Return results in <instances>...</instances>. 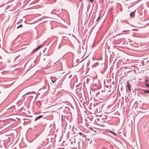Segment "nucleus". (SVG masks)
Here are the masks:
<instances>
[{
	"mask_svg": "<svg viewBox=\"0 0 149 149\" xmlns=\"http://www.w3.org/2000/svg\"><path fill=\"white\" fill-rule=\"evenodd\" d=\"M72 76V75H70V76H69V78H71V76Z\"/></svg>",
	"mask_w": 149,
	"mask_h": 149,
	"instance_id": "a211bd4d",
	"label": "nucleus"
},
{
	"mask_svg": "<svg viewBox=\"0 0 149 149\" xmlns=\"http://www.w3.org/2000/svg\"><path fill=\"white\" fill-rule=\"evenodd\" d=\"M97 111L99 112H100L101 111L102 109H100V106H98L97 107Z\"/></svg>",
	"mask_w": 149,
	"mask_h": 149,
	"instance_id": "39448f33",
	"label": "nucleus"
},
{
	"mask_svg": "<svg viewBox=\"0 0 149 149\" xmlns=\"http://www.w3.org/2000/svg\"><path fill=\"white\" fill-rule=\"evenodd\" d=\"M145 81L147 83H148L149 82V80H148L147 79H146L145 80Z\"/></svg>",
	"mask_w": 149,
	"mask_h": 149,
	"instance_id": "4468645a",
	"label": "nucleus"
},
{
	"mask_svg": "<svg viewBox=\"0 0 149 149\" xmlns=\"http://www.w3.org/2000/svg\"><path fill=\"white\" fill-rule=\"evenodd\" d=\"M143 92L146 93H149V90H145L143 91Z\"/></svg>",
	"mask_w": 149,
	"mask_h": 149,
	"instance_id": "6e6552de",
	"label": "nucleus"
},
{
	"mask_svg": "<svg viewBox=\"0 0 149 149\" xmlns=\"http://www.w3.org/2000/svg\"><path fill=\"white\" fill-rule=\"evenodd\" d=\"M41 45H40L36 49V50H38L41 47Z\"/></svg>",
	"mask_w": 149,
	"mask_h": 149,
	"instance_id": "9b49d317",
	"label": "nucleus"
},
{
	"mask_svg": "<svg viewBox=\"0 0 149 149\" xmlns=\"http://www.w3.org/2000/svg\"><path fill=\"white\" fill-rule=\"evenodd\" d=\"M43 60L45 61L44 62L45 65L47 66V67H49L52 64H51V60L49 58H44Z\"/></svg>",
	"mask_w": 149,
	"mask_h": 149,
	"instance_id": "f257e3e1",
	"label": "nucleus"
},
{
	"mask_svg": "<svg viewBox=\"0 0 149 149\" xmlns=\"http://www.w3.org/2000/svg\"><path fill=\"white\" fill-rule=\"evenodd\" d=\"M89 0L90 1H91V2H93L94 1V0Z\"/></svg>",
	"mask_w": 149,
	"mask_h": 149,
	"instance_id": "f3484780",
	"label": "nucleus"
},
{
	"mask_svg": "<svg viewBox=\"0 0 149 149\" xmlns=\"http://www.w3.org/2000/svg\"><path fill=\"white\" fill-rule=\"evenodd\" d=\"M42 115H40L39 116H38V117H37L35 119V121H36V120H38L40 118H41L42 117Z\"/></svg>",
	"mask_w": 149,
	"mask_h": 149,
	"instance_id": "20e7f679",
	"label": "nucleus"
},
{
	"mask_svg": "<svg viewBox=\"0 0 149 149\" xmlns=\"http://www.w3.org/2000/svg\"><path fill=\"white\" fill-rule=\"evenodd\" d=\"M134 12H133L130 13V15L131 17H133L134 15Z\"/></svg>",
	"mask_w": 149,
	"mask_h": 149,
	"instance_id": "0eeeda50",
	"label": "nucleus"
},
{
	"mask_svg": "<svg viewBox=\"0 0 149 149\" xmlns=\"http://www.w3.org/2000/svg\"><path fill=\"white\" fill-rule=\"evenodd\" d=\"M100 16L98 17L96 20V21H97L98 20V19H99V18H100Z\"/></svg>",
	"mask_w": 149,
	"mask_h": 149,
	"instance_id": "dca6fc26",
	"label": "nucleus"
},
{
	"mask_svg": "<svg viewBox=\"0 0 149 149\" xmlns=\"http://www.w3.org/2000/svg\"><path fill=\"white\" fill-rule=\"evenodd\" d=\"M31 93H35V92H34V91H32L31 92H28V93H26L24 95H28L29 94H31Z\"/></svg>",
	"mask_w": 149,
	"mask_h": 149,
	"instance_id": "423d86ee",
	"label": "nucleus"
},
{
	"mask_svg": "<svg viewBox=\"0 0 149 149\" xmlns=\"http://www.w3.org/2000/svg\"><path fill=\"white\" fill-rule=\"evenodd\" d=\"M110 132L112 134H113L114 135H116V134L114 132H113V131H110Z\"/></svg>",
	"mask_w": 149,
	"mask_h": 149,
	"instance_id": "1a4fd4ad",
	"label": "nucleus"
},
{
	"mask_svg": "<svg viewBox=\"0 0 149 149\" xmlns=\"http://www.w3.org/2000/svg\"><path fill=\"white\" fill-rule=\"evenodd\" d=\"M51 79L52 83H54L56 79L55 77H51Z\"/></svg>",
	"mask_w": 149,
	"mask_h": 149,
	"instance_id": "f03ea898",
	"label": "nucleus"
},
{
	"mask_svg": "<svg viewBox=\"0 0 149 149\" xmlns=\"http://www.w3.org/2000/svg\"><path fill=\"white\" fill-rule=\"evenodd\" d=\"M131 86L128 84L127 85V89L128 90H129V91H131Z\"/></svg>",
	"mask_w": 149,
	"mask_h": 149,
	"instance_id": "7ed1b4c3",
	"label": "nucleus"
},
{
	"mask_svg": "<svg viewBox=\"0 0 149 149\" xmlns=\"http://www.w3.org/2000/svg\"><path fill=\"white\" fill-rule=\"evenodd\" d=\"M22 27V24L19 25V26H18L17 27V28L18 29V28H19V27Z\"/></svg>",
	"mask_w": 149,
	"mask_h": 149,
	"instance_id": "f8f14e48",
	"label": "nucleus"
},
{
	"mask_svg": "<svg viewBox=\"0 0 149 149\" xmlns=\"http://www.w3.org/2000/svg\"><path fill=\"white\" fill-rule=\"evenodd\" d=\"M79 134L80 135H82V136L83 137H84V136H85V135L84 134H83L81 133V132H79Z\"/></svg>",
	"mask_w": 149,
	"mask_h": 149,
	"instance_id": "9d476101",
	"label": "nucleus"
},
{
	"mask_svg": "<svg viewBox=\"0 0 149 149\" xmlns=\"http://www.w3.org/2000/svg\"><path fill=\"white\" fill-rule=\"evenodd\" d=\"M145 85L147 87H149V85L148 84H147L146 83L145 84Z\"/></svg>",
	"mask_w": 149,
	"mask_h": 149,
	"instance_id": "ddd939ff",
	"label": "nucleus"
},
{
	"mask_svg": "<svg viewBox=\"0 0 149 149\" xmlns=\"http://www.w3.org/2000/svg\"><path fill=\"white\" fill-rule=\"evenodd\" d=\"M40 147H39V148H38V149H39L40 148Z\"/></svg>",
	"mask_w": 149,
	"mask_h": 149,
	"instance_id": "6ab92c4d",
	"label": "nucleus"
},
{
	"mask_svg": "<svg viewBox=\"0 0 149 149\" xmlns=\"http://www.w3.org/2000/svg\"><path fill=\"white\" fill-rule=\"evenodd\" d=\"M37 50H36V49H34L33 51V52H36V51H37Z\"/></svg>",
	"mask_w": 149,
	"mask_h": 149,
	"instance_id": "2eb2a0df",
	"label": "nucleus"
}]
</instances>
